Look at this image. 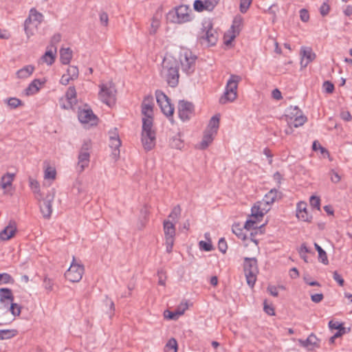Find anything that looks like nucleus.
<instances>
[{
	"instance_id": "1",
	"label": "nucleus",
	"mask_w": 352,
	"mask_h": 352,
	"mask_svg": "<svg viewBox=\"0 0 352 352\" xmlns=\"http://www.w3.org/2000/svg\"><path fill=\"white\" fill-rule=\"evenodd\" d=\"M197 56L188 48L180 47L175 56L166 55L162 62V73L170 87H175L179 79V68L186 74H192Z\"/></svg>"
},
{
	"instance_id": "23",
	"label": "nucleus",
	"mask_w": 352,
	"mask_h": 352,
	"mask_svg": "<svg viewBox=\"0 0 352 352\" xmlns=\"http://www.w3.org/2000/svg\"><path fill=\"white\" fill-rule=\"evenodd\" d=\"M318 341V339L314 333H311L306 340H299L300 345L309 350L318 348L320 346Z\"/></svg>"
},
{
	"instance_id": "44",
	"label": "nucleus",
	"mask_w": 352,
	"mask_h": 352,
	"mask_svg": "<svg viewBox=\"0 0 352 352\" xmlns=\"http://www.w3.org/2000/svg\"><path fill=\"white\" fill-rule=\"evenodd\" d=\"M17 331L15 329H3L0 330V340H6L13 338L16 335Z\"/></svg>"
},
{
	"instance_id": "13",
	"label": "nucleus",
	"mask_w": 352,
	"mask_h": 352,
	"mask_svg": "<svg viewBox=\"0 0 352 352\" xmlns=\"http://www.w3.org/2000/svg\"><path fill=\"white\" fill-rule=\"evenodd\" d=\"M194 105L192 102L181 100L178 104L179 118L185 122L189 120L194 114Z\"/></svg>"
},
{
	"instance_id": "46",
	"label": "nucleus",
	"mask_w": 352,
	"mask_h": 352,
	"mask_svg": "<svg viewBox=\"0 0 352 352\" xmlns=\"http://www.w3.org/2000/svg\"><path fill=\"white\" fill-rule=\"evenodd\" d=\"M29 183H30V187L32 189V190L33 191V192L35 195H37L38 196L41 197L39 183L36 179H34L32 178H30Z\"/></svg>"
},
{
	"instance_id": "11",
	"label": "nucleus",
	"mask_w": 352,
	"mask_h": 352,
	"mask_svg": "<svg viewBox=\"0 0 352 352\" xmlns=\"http://www.w3.org/2000/svg\"><path fill=\"white\" fill-rule=\"evenodd\" d=\"M89 148L90 143L88 142H85L82 145L78 157L77 168L79 172H82L89 166L90 161Z\"/></svg>"
},
{
	"instance_id": "26",
	"label": "nucleus",
	"mask_w": 352,
	"mask_h": 352,
	"mask_svg": "<svg viewBox=\"0 0 352 352\" xmlns=\"http://www.w3.org/2000/svg\"><path fill=\"white\" fill-rule=\"evenodd\" d=\"M237 89H225V91L219 98V102L224 104L227 102H233L237 97Z\"/></svg>"
},
{
	"instance_id": "31",
	"label": "nucleus",
	"mask_w": 352,
	"mask_h": 352,
	"mask_svg": "<svg viewBox=\"0 0 352 352\" xmlns=\"http://www.w3.org/2000/svg\"><path fill=\"white\" fill-rule=\"evenodd\" d=\"M14 296L12 294V292L9 288H1L0 289V302L4 303V305L7 303L6 300H8L10 302L14 300Z\"/></svg>"
},
{
	"instance_id": "28",
	"label": "nucleus",
	"mask_w": 352,
	"mask_h": 352,
	"mask_svg": "<svg viewBox=\"0 0 352 352\" xmlns=\"http://www.w3.org/2000/svg\"><path fill=\"white\" fill-rule=\"evenodd\" d=\"M73 57V52L69 47L61 48L60 50V60L64 65H68Z\"/></svg>"
},
{
	"instance_id": "27",
	"label": "nucleus",
	"mask_w": 352,
	"mask_h": 352,
	"mask_svg": "<svg viewBox=\"0 0 352 352\" xmlns=\"http://www.w3.org/2000/svg\"><path fill=\"white\" fill-rule=\"evenodd\" d=\"M216 135V133L205 130L199 148L203 150L206 149L212 143Z\"/></svg>"
},
{
	"instance_id": "10",
	"label": "nucleus",
	"mask_w": 352,
	"mask_h": 352,
	"mask_svg": "<svg viewBox=\"0 0 352 352\" xmlns=\"http://www.w3.org/2000/svg\"><path fill=\"white\" fill-rule=\"evenodd\" d=\"M78 118L81 123L87 124L91 126L97 125L98 121V117L87 104L82 109L79 108Z\"/></svg>"
},
{
	"instance_id": "47",
	"label": "nucleus",
	"mask_w": 352,
	"mask_h": 352,
	"mask_svg": "<svg viewBox=\"0 0 352 352\" xmlns=\"http://www.w3.org/2000/svg\"><path fill=\"white\" fill-rule=\"evenodd\" d=\"M45 78L34 79L29 85L28 88H39L45 86Z\"/></svg>"
},
{
	"instance_id": "51",
	"label": "nucleus",
	"mask_w": 352,
	"mask_h": 352,
	"mask_svg": "<svg viewBox=\"0 0 352 352\" xmlns=\"http://www.w3.org/2000/svg\"><path fill=\"white\" fill-rule=\"evenodd\" d=\"M7 104L11 109H16L22 104L21 100L16 98H10L7 100Z\"/></svg>"
},
{
	"instance_id": "7",
	"label": "nucleus",
	"mask_w": 352,
	"mask_h": 352,
	"mask_svg": "<svg viewBox=\"0 0 352 352\" xmlns=\"http://www.w3.org/2000/svg\"><path fill=\"white\" fill-rule=\"evenodd\" d=\"M163 229L165 239L166 250L168 253L173 251L175 239L176 228L175 224L169 220H164Z\"/></svg>"
},
{
	"instance_id": "2",
	"label": "nucleus",
	"mask_w": 352,
	"mask_h": 352,
	"mask_svg": "<svg viewBox=\"0 0 352 352\" xmlns=\"http://www.w3.org/2000/svg\"><path fill=\"white\" fill-rule=\"evenodd\" d=\"M195 14L188 5L181 4L173 8L166 14L168 23L182 25L192 22Z\"/></svg>"
},
{
	"instance_id": "52",
	"label": "nucleus",
	"mask_w": 352,
	"mask_h": 352,
	"mask_svg": "<svg viewBox=\"0 0 352 352\" xmlns=\"http://www.w3.org/2000/svg\"><path fill=\"white\" fill-rule=\"evenodd\" d=\"M43 285L47 292H52L54 287V281L53 280L45 276L43 279Z\"/></svg>"
},
{
	"instance_id": "32",
	"label": "nucleus",
	"mask_w": 352,
	"mask_h": 352,
	"mask_svg": "<svg viewBox=\"0 0 352 352\" xmlns=\"http://www.w3.org/2000/svg\"><path fill=\"white\" fill-rule=\"evenodd\" d=\"M169 145L171 148L175 149H182L184 143V141L181 138L180 133H178L177 135L173 136L169 140Z\"/></svg>"
},
{
	"instance_id": "58",
	"label": "nucleus",
	"mask_w": 352,
	"mask_h": 352,
	"mask_svg": "<svg viewBox=\"0 0 352 352\" xmlns=\"http://www.w3.org/2000/svg\"><path fill=\"white\" fill-rule=\"evenodd\" d=\"M256 224V222L255 221H253L252 219L247 220L245 223L243 228L247 230H250L251 229L256 230L258 228V226H254V225Z\"/></svg>"
},
{
	"instance_id": "22",
	"label": "nucleus",
	"mask_w": 352,
	"mask_h": 352,
	"mask_svg": "<svg viewBox=\"0 0 352 352\" xmlns=\"http://www.w3.org/2000/svg\"><path fill=\"white\" fill-rule=\"evenodd\" d=\"M283 193L276 188L271 189L263 197V201L270 206L274 203L276 201L281 199Z\"/></svg>"
},
{
	"instance_id": "45",
	"label": "nucleus",
	"mask_w": 352,
	"mask_h": 352,
	"mask_svg": "<svg viewBox=\"0 0 352 352\" xmlns=\"http://www.w3.org/2000/svg\"><path fill=\"white\" fill-rule=\"evenodd\" d=\"M166 352H177V342L175 338H170L165 346Z\"/></svg>"
},
{
	"instance_id": "35",
	"label": "nucleus",
	"mask_w": 352,
	"mask_h": 352,
	"mask_svg": "<svg viewBox=\"0 0 352 352\" xmlns=\"http://www.w3.org/2000/svg\"><path fill=\"white\" fill-rule=\"evenodd\" d=\"M219 115H214L213 116L208 123V125L206 130L210 131L212 132L217 133V130L219 127Z\"/></svg>"
},
{
	"instance_id": "50",
	"label": "nucleus",
	"mask_w": 352,
	"mask_h": 352,
	"mask_svg": "<svg viewBox=\"0 0 352 352\" xmlns=\"http://www.w3.org/2000/svg\"><path fill=\"white\" fill-rule=\"evenodd\" d=\"M329 327L331 329H337L338 331L342 332V331H345V328L343 325V323H340L338 322H333V320H330L329 322Z\"/></svg>"
},
{
	"instance_id": "16",
	"label": "nucleus",
	"mask_w": 352,
	"mask_h": 352,
	"mask_svg": "<svg viewBox=\"0 0 352 352\" xmlns=\"http://www.w3.org/2000/svg\"><path fill=\"white\" fill-rule=\"evenodd\" d=\"M98 97L108 106L113 105L116 101V89H100Z\"/></svg>"
},
{
	"instance_id": "53",
	"label": "nucleus",
	"mask_w": 352,
	"mask_h": 352,
	"mask_svg": "<svg viewBox=\"0 0 352 352\" xmlns=\"http://www.w3.org/2000/svg\"><path fill=\"white\" fill-rule=\"evenodd\" d=\"M0 283H3L4 284L13 283L14 279L9 274L3 273L0 274Z\"/></svg>"
},
{
	"instance_id": "5",
	"label": "nucleus",
	"mask_w": 352,
	"mask_h": 352,
	"mask_svg": "<svg viewBox=\"0 0 352 352\" xmlns=\"http://www.w3.org/2000/svg\"><path fill=\"white\" fill-rule=\"evenodd\" d=\"M43 21V15L35 8L30 10L28 19L25 21V32L28 38L36 34L38 26Z\"/></svg>"
},
{
	"instance_id": "49",
	"label": "nucleus",
	"mask_w": 352,
	"mask_h": 352,
	"mask_svg": "<svg viewBox=\"0 0 352 352\" xmlns=\"http://www.w3.org/2000/svg\"><path fill=\"white\" fill-rule=\"evenodd\" d=\"M181 208L179 205L175 206L170 213L168 215V217L172 219L173 220L177 219L181 214Z\"/></svg>"
},
{
	"instance_id": "54",
	"label": "nucleus",
	"mask_w": 352,
	"mask_h": 352,
	"mask_svg": "<svg viewBox=\"0 0 352 352\" xmlns=\"http://www.w3.org/2000/svg\"><path fill=\"white\" fill-rule=\"evenodd\" d=\"M309 202H310V205L313 208H316L318 210H320V199L318 197L315 196V195H312L310 197Z\"/></svg>"
},
{
	"instance_id": "36",
	"label": "nucleus",
	"mask_w": 352,
	"mask_h": 352,
	"mask_svg": "<svg viewBox=\"0 0 352 352\" xmlns=\"http://www.w3.org/2000/svg\"><path fill=\"white\" fill-rule=\"evenodd\" d=\"M152 127L153 118H143L142 133H155V132L152 129Z\"/></svg>"
},
{
	"instance_id": "57",
	"label": "nucleus",
	"mask_w": 352,
	"mask_h": 352,
	"mask_svg": "<svg viewBox=\"0 0 352 352\" xmlns=\"http://www.w3.org/2000/svg\"><path fill=\"white\" fill-rule=\"evenodd\" d=\"M252 217H255L256 219H258L259 217H263L264 215V213L263 211L260 210L259 206H254L252 208Z\"/></svg>"
},
{
	"instance_id": "38",
	"label": "nucleus",
	"mask_w": 352,
	"mask_h": 352,
	"mask_svg": "<svg viewBox=\"0 0 352 352\" xmlns=\"http://www.w3.org/2000/svg\"><path fill=\"white\" fill-rule=\"evenodd\" d=\"M184 309L180 310L179 309L174 311L165 310L164 312V316L168 320H176L179 316L184 314Z\"/></svg>"
},
{
	"instance_id": "19",
	"label": "nucleus",
	"mask_w": 352,
	"mask_h": 352,
	"mask_svg": "<svg viewBox=\"0 0 352 352\" xmlns=\"http://www.w3.org/2000/svg\"><path fill=\"white\" fill-rule=\"evenodd\" d=\"M300 65L302 67H306L311 62L316 58V54L311 48L308 47H302L300 51Z\"/></svg>"
},
{
	"instance_id": "60",
	"label": "nucleus",
	"mask_w": 352,
	"mask_h": 352,
	"mask_svg": "<svg viewBox=\"0 0 352 352\" xmlns=\"http://www.w3.org/2000/svg\"><path fill=\"white\" fill-rule=\"evenodd\" d=\"M218 248L222 253H226L228 249L227 243L224 238H221L218 242Z\"/></svg>"
},
{
	"instance_id": "39",
	"label": "nucleus",
	"mask_w": 352,
	"mask_h": 352,
	"mask_svg": "<svg viewBox=\"0 0 352 352\" xmlns=\"http://www.w3.org/2000/svg\"><path fill=\"white\" fill-rule=\"evenodd\" d=\"M314 247L318 252L319 261L324 265H327L329 260L326 252L316 243H314Z\"/></svg>"
},
{
	"instance_id": "55",
	"label": "nucleus",
	"mask_w": 352,
	"mask_h": 352,
	"mask_svg": "<svg viewBox=\"0 0 352 352\" xmlns=\"http://www.w3.org/2000/svg\"><path fill=\"white\" fill-rule=\"evenodd\" d=\"M199 248L202 250L210 252L212 250V245L210 241H201L199 243Z\"/></svg>"
},
{
	"instance_id": "4",
	"label": "nucleus",
	"mask_w": 352,
	"mask_h": 352,
	"mask_svg": "<svg viewBox=\"0 0 352 352\" xmlns=\"http://www.w3.org/2000/svg\"><path fill=\"white\" fill-rule=\"evenodd\" d=\"M243 26V19L236 15L232 21L230 28L224 33L223 37V44L227 47H232L235 38L239 35Z\"/></svg>"
},
{
	"instance_id": "3",
	"label": "nucleus",
	"mask_w": 352,
	"mask_h": 352,
	"mask_svg": "<svg viewBox=\"0 0 352 352\" xmlns=\"http://www.w3.org/2000/svg\"><path fill=\"white\" fill-rule=\"evenodd\" d=\"M199 39L201 44L208 47L214 46L218 41L219 34L213 28L210 20H204L199 32Z\"/></svg>"
},
{
	"instance_id": "24",
	"label": "nucleus",
	"mask_w": 352,
	"mask_h": 352,
	"mask_svg": "<svg viewBox=\"0 0 352 352\" xmlns=\"http://www.w3.org/2000/svg\"><path fill=\"white\" fill-rule=\"evenodd\" d=\"M142 142L146 151H151L155 145V133H142Z\"/></svg>"
},
{
	"instance_id": "20",
	"label": "nucleus",
	"mask_w": 352,
	"mask_h": 352,
	"mask_svg": "<svg viewBox=\"0 0 352 352\" xmlns=\"http://www.w3.org/2000/svg\"><path fill=\"white\" fill-rule=\"evenodd\" d=\"M16 232V222L13 220L9 221L8 225L0 232V239L3 241L10 239Z\"/></svg>"
},
{
	"instance_id": "61",
	"label": "nucleus",
	"mask_w": 352,
	"mask_h": 352,
	"mask_svg": "<svg viewBox=\"0 0 352 352\" xmlns=\"http://www.w3.org/2000/svg\"><path fill=\"white\" fill-rule=\"evenodd\" d=\"M157 276H158V284L162 286H164L166 284V276L162 270L157 271Z\"/></svg>"
},
{
	"instance_id": "17",
	"label": "nucleus",
	"mask_w": 352,
	"mask_h": 352,
	"mask_svg": "<svg viewBox=\"0 0 352 352\" xmlns=\"http://www.w3.org/2000/svg\"><path fill=\"white\" fill-rule=\"evenodd\" d=\"M54 198V192L49 193L40 204V210L45 219H49L52 212V203Z\"/></svg>"
},
{
	"instance_id": "62",
	"label": "nucleus",
	"mask_w": 352,
	"mask_h": 352,
	"mask_svg": "<svg viewBox=\"0 0 352 352\" xmlns=\"http://www.w3.org/2000/svg\"><path fill=\"white\" fill-rule=\"evenodd\" d=\"M333 278L335 281H336L340 286H343L344 283V280L342 276L338 274L337 271L333 272Z\"/></svg>"
},
{
	"instance_id": "6",
	"label": "nucleus",
	"mask_w": 352,
	"mask_h": 352,
	"mask_svg": "<svg viewBox=\"0 0 352 352\" xmlns=\"http://www.w3.org/2000/svg\"><path fill=\"white\" fill-rule=\"evenodd\" d=\"M244 272L248 285L253 287L256 282V276L258 272L257 261L255 258H244Z\"/></svg>"
},
{
	"instance_id": "37",
	"label": "nucleus",
	"mask_w": 352,
	"mask_h": 352,
	"mask_svg": "<svg viewBox=\"0 0 352 352\" xmlns=\"http://www.w3.org/2000/svg\"><path fill=\"white\" fill-rule=\"evenodd\" d=\"M307 121V117L303 116L302 113L298 115L296 118H294L293 120H288V124L290 127H299L302 126L305 122Z\"/></svg>"
},
{
	"instance_id": "56",
	"label": "nucleus",
	"mask_w": 352,
	"mask_h": 352,
	"mask_svg": "<svg viewBox=\"0 0 352 352\" xmlns=\"http://www.w3.org/2000/svg\"><path fill=\"white\" fill-rule=\"evenodd\" d=\"M56 172L54 168L48 167L45 170V178L54 179L56 177Z\"/></svg>"
},
{
	"instance_id": "9",
	"label": "nucleus",
	"mask_w": 352,
	"mask_h": 352,
	"mask_svg": "<svg viewBox=\"0 0 352 352\" xmlns=\"http://www.w3.org/2000/svg\"><path fill=\"white\" fill-rule=\"evenodd\" d=\"M156 100L162 111L166 117H170L173 120V115L174 113V107L170 104L169 98L159 89L156 90Z\"/></svg>"
},
{
	"instance_id": "30",
	"label": "nucleus",
	"mask_w": 352,
	"mask_h": 352,
	"mask_svg": "<svg viewBox=\"0 0 352 352\" xmlns=\"http://www.w3.org/2000/svg\"><path fill=\"white\" fill-rule=\"evenodd\" d=\"M142 113L144 118H153V102L145 98L142 104Z\"/></svg>"
},
{
	"instance_id": "15",
	"label": "nucleus",
	"mask_w": 352,
	"mask_h": 352,
	"mask_svg": "<svg viewBox=\"0 0 352 352\" xmlns=\"http://www.w3.org/2000/svg\"><path fill=\"white\" fill-rule=\"evenodd\" d=\"M221 0H195L193 2V8L198 12L204 11L212 12L214 10Z\"/></svg>"
},
{
	"instance_id": "18",
	"label": "nucleus",
	"mask_w": 352,
	"mask_h": 352,
	"mask_svg": "<svg viewBox=\"0 0 352 352\" xmlns=\"http://www.w3.org/2000/svg\"><path fill=\"white\" fill-rule=\"evenodd\" d=\"M79 74L78 68L74 65L68 67L67 72L64 74L60 78V83L63 86H67L72 81L78 78Z\"/></svg>"
},
{
	"instance_id": "33",
	"label": "nucleus",
	"mask_w": 352,
	"mask_h": 352,
	"mask_svg": "<svg viewBox=\"0 0 352 352\" xmlns=\"http://www.w3.org/2000/svg\"><path fill=\"white\" fill-rule=\"evenodd\" d=\"M14 173H7L3 175L1 178V187L3 189H6L8 186H10L14 181Z\"/></svg>"
},
{
	"instance_id": "21",
	"label": "nucleus",
	"mask_w": 352,
	"mask_h": 352,
	"mask_svg": "<svg viewBox=\"0 0 352 352\" xmlns=\"http://www.w3.org/2000/svg\"><path fill=\"white\" fill-rule=\"evenodd\" d=\"M296 217L298 219L303 221L309 222L312 218L307 212V203L305 201H300L296 206Z\"/></svg>"
},
{
	"instance_id": "42",
	"label": "nucleus",
	"mask_w": 352,
	"mask_h": 352,
	"mask_svg": "<svg viewBox=\"0 0 352 352\" xmlns=\"http://www.w3.org/2000/svg\"><path fill=\"white\" fill-rule=\"evenodd\" d=\"M242 78L239 76L232 75L227 81L226 88H237Z\"/></svg>"
},
{
	"instance_id": "8",
	"label": "nucleus",
	"mask_w": 352,
	"mask_h": 352,
	"mask_svg": "<svg viewBox=\"0 0 352 352\" xmlns=\"http://www.w3.org/2000/svg\"><path fill=\"white\" fill-rule=\"evenodd\" d=\"M85 272L84 265L76 262V258L73 256L72 262L69 268L65 272L66 278L72 283L79 282Z\"/></svg>"
},
{
	"instance_id": "25",
	"label": "nucleus",
	"mask_w": 352,
	"mask_h": 352,
	"mask_svg": "<svg viewBox=\"0 0 352 352\" xmlns=\"http://www.w3.org/2000/svg\"><path fill=\"white\" fill-rule=\"evenodd\" d=\"M34 69V67L32 65H25L16 72V76L19 79L25 80L32 76Z\"/></svg>"
},
{
	"instance_id": "29",
	"label": "nucleus",
	"mask_w": 352,
	"mask_h": 352,
	"mask_svg": "<svg viewBox=\"0 0 352 352\" xmlns=\"http://www.w3.org/2000/svg\"><path fill=\"white\" fill-rule=\"evenodd\" d=\"M56 54V50L55 49L54 50H53L52 48L48 49L45 52L44 55L41 57V62L43 63L47 64V65H52L55 61Z\"/></svg>"
},
{
	"instance_id": "48",
	"label": "nucleus",
	"mask_w": 352,
	"mask_h": 352,
	"mask_svg": "<svg viewBox=\"0 0 352 352\" xmlns=\"http://www.w3.org/2000/svg\"><path fill=\"white\" fill-rule=\"evenodd\" d=\"M253 0H241L239 10L241 13H245L250 6H251Z\"/></svg>"
},
{
	"instance_id": "12",
	"label": "nucleus",
	"mask_w": 352,
	"mask_h": 352,
	"mask_svg": "<svg viewBox=\"0 0 352 352\" xmlns=\"http://www.w3.org/2000/svg\"><path fill=\"white\" fill-rule=\"evenodd\" d=\"M76 89H67L65 96L59 99L60 107L63 109H71L77 104Z\"/></svg>"
},
{
	"instance_id": "64",
	"label": "nucleus",
	"mask_w": 352,
	"mask_h": 352,
	"mask_svg": "<svg viewBox=\"0 0 352 352\" xmlns=\"http://www.w3.org/2000/svg\"><path fill=\"white\" fill-rule=\"evenodd\" d=\"M323 298H324V295L322 293L311 294V300L312 302H314L315 303L320 302L323 300Z\"/></svg>"
},
{
	"instance_id": "40",
	"label": "nucleus",
	"mask_w": 352,
	"mask_h": 352,
	"mask_svg": "<svg viewBox=\"0 0 352 352\" xmlns=\"http://www.w3.org/2000/svg\"><path fill=\"white\" fill-rule=\"evenodd\" d=\"M243 229L245 228L243 227L242 228L239 223L234 224L232 228V232L236 234L239 239L245 241L247 236L243 232Z\"/></svg>"
},
{
	"instance_id": "59",
	"label": "nucleus",
	"mask_w": 352,
	"mask_h": 352,
	"mask_svg": "<svg viewBox=\"0 0 352 352\" xmlns=\"http://www.w3.org/2000/svg\"><path fill=\"white\" fill-rule=\"evenodd\" d=\"M104 302H105L106 305L109 306V311L108 312V314H109V316L111 317L114 314V311H115L114 302L111 299L108 298L107 297L106 298V300Z\"/></svg>"
},
{
	"instance_id": "41",
	"label": "nucleus",
	"mask_w": 352,
	"mask_h": 352,
	"mask_svg": "<svg viewBox=\"0 0 352 352\" xmlns=\"http://www.w3.org/2000/svg\"><path fill=\"white\" fill-rule=\"evenodd\" d=\"M109 146L113 149L112 154L114 156H118L120 154V147L121 146V140L120 138L109 140Z\"/></svg>"
},
{
	"instance_id": "34",
	"label": "nucleus",
	"mask_w": 352,
	"mask_h": 352,
	"mask_svg": "<svg viewBox=\"0 0 352 352\" xmlns=\"http://www.w3.org/2000/svg\"><path fill=\"white\" fill-rule=\"evenodd\" d=\"M285 111V118L287 122L288 120H293L294 118L298 116V115L302 113V111L297 106H291L289 108H287Z\"/></svg>"
},
{
	"instance_id": "43",
	"label": "nucleus",
	"mask_w": 352,
	"mask_h": 352,
	"mask_svg": "<svg viewBox=\"0 0 352 352\" xmlns=\"http://www.w3.org/2000/svg\"><path fill=\"white\" fill-rule=\"evenodd\" d=\"M5 307L8 309V310H9L11 312V314L14 316H18L21 314V307L19 305H18L17 303L13 302V301L10 302V307H9V302H8L5 305Z\"/></svg>"
},
{
	"instance_id": "14",
	"label": "nucleus",
	"mask_w": 352,
	"mask_h": 352,
	"mask_svg": "<svg viewBox=\"0 0 352 352\" xmlns=\"http://www.w3.org/2000/svg\"><path fill=\"white\" fill-rule=\"evenodd\" d=\"M162 8H159L153 14L149 21V23L147 28V31L149 35L154 36L157 33L162 25Z\"/></svg>"
},
{
	"instance_id": "63",
	"label": "nucleus",
	"mask_w": 352,
	"mask_h": 352,
	"mask_svg": "<svg viewBox=\"0 0 352 352\" xmlns=\"http://www.w3.org/2000/svg\"><path fill=\"white\" fill-rule=\"evenodd\" d=\"M330 11V6L329 5L324 2L322 3V5L320 6V14L322 15V16H326L327 14H329Z\"/></svg>"
}]
</instances>
